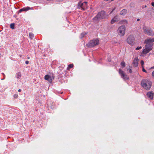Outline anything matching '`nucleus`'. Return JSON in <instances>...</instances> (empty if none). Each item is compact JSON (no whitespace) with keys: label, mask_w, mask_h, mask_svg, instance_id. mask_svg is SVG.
<instances>
[{"label":"nucleus","mask_w":154,"mask_h":154,"mask_svg":"<svg viewBox=\"0 0 154 154\" xmlns=\"http://www.w3.org/2000/svg\"><path fill=\"white\" fill-rule=\"evenodd\" d=\"M152 77L154 78V70L152 72Z\"/></svg>","instance_id":"nucleus-26"},{"label":"nucleus","mask_w":154,"mask_h":154,"mask_svg":"<svg viewBox=\"0 0 154 154\" xmlns=\"http://www.w3.org/2000/svg\"><path fill=\"white\" fill-rule=\"evenodd\" d=\"M141 85L143 88L146 90H149L152 85V82L147 79H143L141 82Z\"/></svg>","instance_id":"nucleus-2"},{"label":"nucleus","mask_w":154,"mask_h":154,"mask_svg":"<svg viewBox=\"0 0 154 154\" xmlns=\"http://www.w3.org/2000/svg\"><path fill=\"white\" fill-rule=\"evenodd\" d=\"M73 66V64H70L68 65L67 69V70H69L70 69L72 68Z\"/></svg>","instance_id":"nucleus-16"},{"label":"nucleus","mask_w":154,"mask_h":154,"mask_svg":"<svg viewBox=\"0 0 154 154\" xmlns=\"http://www.w3.org/2000/svg\"><path fill=\"white\" fill-rule=\"evenodd\" d=\"M115 8H114L113 9L112 11L110 12L109 14H111V13L115 10Z\"/></svg>","instance_id":"nucleus-28"},{"label":"nucleus","mask_w":154,"mask_h":154,"mask_svg":"<svg viewBox=\"0 0 154 154\" xmlns=\"http://www.w3.org/2000/svg\"><path fill=\"white\" fill-rule=\"evenodd\" d=\"M127 41L128 44L131 45H134L135 43V38L132 35H130L127 38Z\"/></svg>","instance_id":"nucleus-8"},{"label":"nucleus","mask_w":154,"mask_h":154,"mask_svg":"<svg viewBox=\"0 0 154 154\" xmlns=\"http://www.w3.org/2000/svg\"><path fill=\"white\" fill-rule=\"evenodd\" d=\"M87 2L81 1L78 4V6L79 8H80L82 9L85 10L87 8Z\"/></svg>","instance_id":"nucleus-5"},{"label":"nucleus","mask_w":154,"mask_h":154,"mask_svg":"<svg viewBox=\"0 0 154 154\" xmlns=\"http://www.w3.org/2000/svg\"><path fill=\"white\" fill-rule=\"evenodd\" d=\"M151 69H154V66L152 67H151Z\"/></svg>","instance_id":"nucleus-33"},{"label":"nucleus","mask_w":154,"mask_h":154,"mask_svg":"<svg viewBox=\"0 0 154 154\" xmlns=\"http://www.w3.org/2000/svg\"><path fill=\"white\" fill-rule=\"evenodd\" d=\"M151 5H152L154 7V2H152L151 3Z\"/></svg>","instance_id":"nucleus-31"},{"label":"nucleus","mask_w":154,"mask_h":154,"mask_svg":"<svg viewBox=\"0 0 154 154\" xmlns=\"http://www.w3.org/2000/svg\"><path fill=\"white\" fill-rule=\"evenodd\" d=\"M29 61H28V60H26V61H25V63L26 64H28V63H29Z\"/></svg>","instance_id":"nucleus-29"},{"label":"nucleus","mask_w":154,"mask_h":154,"mask_svg":"<svg viewBox=\"0 0 154 154\" xmlns=\"http://www.w3.org/2000/svg\"><path fill=\"white\" fill-rule=\"evenodd\" d=\"M127 13V10L126 9H123L121 11L120 14L123 16H124Z\"/></svg>","instance_id":"nucleus-14"},{"label":"nucleus","mask_w":154,"mask_h":154,"mask_svg":"<svg viewBox=\"0 0 154 154\" xmlns=\"http://www.w3.org/2000/svg\"><path fill=\"white\" fill-rule=\"evenodd\" d=\"M29 36L31 39H32L34 37V35L32 33H29Z\"/></svg>","instance_id":"nucleus-18"},{"label":"nucleus","mask_w":154,"mask_h":154,"mask_svg":"<svg viewBox=\"0 0 154 154\" xmlns=\"http://www.w3.org/2000/svg\"><path fill=\"white\" fill-rule=\"evenodd\" d=\"M127 71H128L130 73H131L132 72V70L131 69H128Z\"/></svg>","instance_id":"nucleus-25"},{"label":"nucleus","mask_w":154,"mask_h":154,"mask_svg":"<svg viewBox=\"0 0 154 154\" xmlns=\"http://www.w3.org/2000/svg\"><path fill=\"white\" fill-rule=\"evenodd\" d=\"M119 20L118 16L116 15L111 20V23L112 24H113L114 23L117 22Z\"/></svg>","instance_id":"nucleus-11"},{"label":"nucleus","mask_w":154,"mask_h":154,"mask_svg":"<svg viewBox=\"0 0 154 154\" xmlns=\"http://www.w3.org/2000/svg\"><path fill=\"white\" fill-rule=\"evenodd\" d=\"M30 9V8L29 7H27L26 8H23L22 9H20V10L19 11V13H20L21 12L23 11H27L29 10Z\"/></svg>","instance_id":"nucleus-13"},{"label":"nucleus","mask_w":154,"mask_h":154,"mask_svg":"<svg viewBox=\"0 0 154 154\" xmlns=\"http://www.w3.org/2000/svg\"><path fill=\"white\" fill-rule=\"evenodd\" d=\"M86 34V33L85 32H83L82 33L81 35V38H82Z\"/></svg>","instance_id":"nucleus-21"},{"label":"nucleus","mask_w":154,"mask_h":154,"mask_svg":"<svg viewBox=\"0 0 154 154\" xmlns=\"http://www.w3.org/2000/svg\"><path fill=\"white\" fill-rule=\"evenodd\" d=\"M2 73L3 74V75H4V78H5V75L4 74V73Z\"/></svg>","instance_id":"nucleus-34"},{"label":"nucleus","mask_w":154,"mask_h":154,"mask_svg":"<svg viewBox=\"0 0 154 154\" xmlns=\"http://www.w3.org/2000/svg\"><path fill=\"white\" fill-rule=\"evenodd\" d=\"M125 26L122 25L119 28L118 31L119 35L121 36H123L125 33Z\"/></svg>","instance_id":"nucleus-6"},{"label":"nucleus","mask_w":154,"mask_h":154,"mask_svg":"<svg viewBox=\"0 0 154 154\" xmlns=\"http://www.w3.org/2000/svg\"><path fill=\"white\" fill-rule=\"evenodd\" d=\"M154 38H149L146 39L144 43L146 44L145 48L143 49L142 53L144 54L148 53L152 49V47L153 45Z\"/></svg>","instance_id":"nucleus-1"},{"label":"nucleus","mask_w":154,"mask_h":154,"mask_svg":"<svg viewBox=\"0 0 154 154\" xmlns=\"http://www.w3.org/2000/svg\"><path fill=\"white\" fill-rule=\"evenodd\" d=\"M140 63H141V65L142 66V67L143 66V64L144 63V61H143V60H141V61H140Z\"/></svg>","instance_id":"nucleus-24"},{"label":"nucleus","mask_w":154,"mask_h":154,"mask_svg":"<svg viewBox=\"0 0 154 154\" xmlns=\"http://www.w3.org/2000/svg\"><path fill=\"white\" fill-rule=\"evenodd\" d=\"M18 91L19 92H21V90L20 89H19L18 90Z\"/></svg>","instance_id":"nucleus-32"},{"label":"nucleus","mask_w":154,"mask_h":154,"mask_svg":"<svg viewBox=\"0 0 154 154\" xmlns=\"http://www.w3.org/2000/svg\"><path fill=\"white\" fill-rule=\"evenodd\" d=\"M134 66L135 67H137L138 65V61L137 59L135 58L133 62Z\"/></svg>","instance_id":"nucleus-15"},{"label":"nucleus","mask_w":154,"mask_h":154,"mask_svg":"<svg viewBox=\"0 0 154 154\" xmlns=\"http://www.w3.org/2000/svg\"><path fill=\"white\" fill-rule=\"evenodd\" d=\"M142 71L146 73H147V72L146 70L144 69L143 66H142Z\"/></svg>","instance_id":"nucleus-22"},{"label":"nucleus","mask_w":154,"mask_h":154,"mask_svg":"<svg viewBox=\"0 0 154 154\" xmlns=\"http://www.w3.org/2000/svg\"><path fill=\"white\" fill-rule=\"evenodd\" d=\"M119 73L121 75V77L124 80H127L129 79V77L128 75L121 69H119Z\"/></svg>","instance_id":"nucleus-9"},{"label":"nucleus","mask_w":154,"mask_h":154,"mask_svg":"<svg viewBox=\"0 0 154 154\" xmlns=\"http://www.w3.org/2000/svg\"><path fill=\"white\" fill-rule=\"evenodd\" d=\"M143 29L146 34L150 36L154 35L153 32L149 28H147L145 26H143Z\"/></svg>","instance_id":"nucleus-7"},{"label":"nucleus","mask_w":154,"mask_h":154,"mask_svg":"<svg viewBox=\"0 0 154 154\" xmlns=\"http://www.w3.org/2000/svg\"><path fill=\"white\" fill-rule=\"evenodd\" d=\"M146 96L148 98L152 99L153 97V93L152 92H149L147 93Z\"/></svg>","instance_id":"nucleus-12"},{"label":"nucleus","mask_w":154,"mask_h":154,"mask_svg":"<svg viewBox=\"0 0 154 154\" xmlns=\"http://www.w3.org/2000/svg\"><path fill=\"white\" fill-rule=\"evenodd\" d=\"M121 65L123 67H124L125 66V63L123 61L121 63Z\"/></svg>","instance_id":"nucleus-20"},{"label":"nucleus","mask_w":154,"mask_h":154,"mask_svg":"<svg viewBox=\"0 0 154 154\" xmlns=\"http://www.w3.org/2000/svg\"><path fill=\"white\" fill-rule=\"evenodd\" d=\"M123 22H125V23H127V21L126 20H123Z\"/></svg>","instance_id":"nucleus-30"},{"label":"nucleus","mask_w":154,"mask_h":154,"mask_svg":"<svg viewBox=\"0 0 154 154\" xmlns=\"http://www.w3.org/2000/svg\"><path fill=\"white\" fill-rule=\"evenodd\" d=\"M21 76L20 73L18 72L17 74L16 77L17 79H20Z\"/></svg>","instance_id":"nucleus-17"},{"label":"nucleus","mask_w":154,"mask_h":154,"mask_svg":"<svg viewBox=\"0 0 154 154\" xmlns=\"http://www.w3.org/2000/svg\"><path fill=\"white\" fill-rule=\"evenodd\" d=\"M106 18V14L105 11H101L99 12L95 17L93 18L94 21H97L105 19Z\"/></svg>","instance_id":"nucleus-3"},{"label":"nucleus","mask_w":154,"mask_h":154,"mask_svg":"<svg viewBox=\"0 0 154 154\" xmlns=\"http://www.w3.org/2000/svg\"><path fill=\"white\" fill-rule=\"evenodd\" d=\"M45 79L48 81L50 83L52 82V79L51 77L48 75H46L45 76Z\"/></svg>","instance_id":"nucleus-10"},{"label":"nucleus","mask_w":154,"mask_h":154,"mask_svg":"<svg viewBox=\"0 0 154 154\" xmlns=\"http://www.w3.org/2000/svg\"><path fill=\"white\" fill-rule=\"evenodd\" d=\"M10 28L12 29H14V23H11L10 25Z\"/></svg>","instance_id":"nucleus-19"},{"label":"nucleus","mask_w":154,"mask_h":154,"mask_svg":"<svg viewBox=\"0 0 154 154\" xmlns=\"http://www.w3.org/2000/svg\"><path fill=\"white\" fill-rule=\"evenodd\" d=\"M137 21H139V20H140V19H139V18L137 19Z\"/></svg>","instance_id":"nucleus-35"},{"label":"nucleus","mask_w":154,"mask_h":154,"mask_svg":"<svg viewBox=\"0 0 154 154\" xmlns=\"http://www.w3.org/2000/svg\"><path fill=\"white\" fill-rule=\"evenodd\" d=\"M17 97H18V95L17 94H15L14 95V97L15 98H17Z\"/></svg>","instance_id":"nucleus-27"},{"label":"nucleus","mask_w":154,"mask_h":154,"mask_svg":"<svg viewBox=\"0 0 154 154\" xmlns=\"http://www.w3.org/2000/svg\"><path fill=\"white\" fill-rule=\"evenodd\" d=\"M99 43V41L98 39H94L90 41L88 44L86 45V46L92 48L98 45Z\"/></svg>","instance_id":"nucleus-4"},{"label":"nucleus","mask_w":154,"mask_h":154,"mask_svg":"<svg viewBox=\"0 0 154 154\" xmlns=\"http://www.w3.org/2000/svg\"><path fill=\"white\" fill-rule=\"evenodd\" d=\"M142 48V47L141 46H140V47H137L136 48V50H139V49H141Z\"/></svg>","instance_id":"nucleus-23"}]
</instances>
